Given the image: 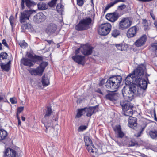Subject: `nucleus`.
I'll list each match as a JSON object with an SVG mask.
<instances>
[{
  "label": "nucleus",
  "mask_w": 157,
  "mask_h": 157,
  "mask_svg": "<svg viewBox=\"0 0 157 157\" xmlns=\"http://www.w3.org/2000/svg\"><path fill=\"white\" fill-rule=\"evenodd\" d=\"M7 135V132L4 130L0 129V140L5 139Z\"/></svg>",
  "instance_id": "27"
},
{
  "label": "nucleus",
  "mask_w": 157,
  "mask_h": 157,
  "mask_svg": "<svg viewBox=\"0 0 157 157\" xmlns=\"http://www.w3.org/2000/svg\"><path fill=\"white\" fill-rule=\"evenodd\" d=\"M112 26L109 23H105L101 25L99 27L98 33L101 35H107L110 32Z\"/></svg>",
  "instance_id": "9"
},
{
  "label": "nucleus",
  "mask_w": 157,
  "mask_h": 157,
  "mask_svg": "<svg viewBox=\"0 0 157 157\" xmlns=\"http://www.w3.org/2000/svg\"><path fill=\"white\" fill-rule=\"evenodd\" d=\"M36 11L34 10H25L21 13L20 17V21L21 23L25 22L26 20H29V17L33 13H35Z\"/></svg>",
  "instance_id": "10"
},
{
  "label": "nucleus",
  "mask_w": 157,
  "mask_h": 157,
  "mask_svg": "<svg viewBox=\"0 0 157 157\" xmlns=\"http://www.w3.org/2000/svg\"><path fill=\"white\" fill-rule=\"evenodd\" d=\"M84 141L86 149L91 156L95 157L98 155L97 149L95 147L90 137L86 136H84Z\"/></svg>",
  "instance_id": "5"
},
{
  "label": "nucleus",
  "mask_w": 157,
  "mask_h": 157,
  "mask_svg": "<svg viewBox=\"0 0 157 157\" xmlns=\"http://www.w3.org/2000/svg\"><path fill=\"white\" fill-rule=\"evenodd\" d=\"M106 17L109 21L113 22L117 20L119 17V16L117 13H112L107 14Z\"/></svg>",
  "instance_id": "15"
},
{
  "label": "nucleus",
  "mask_w": 157,
  "mask_h": 157,
  "mask_svg": "<svg viewBox=\"0 0 157 157\" xmlns=\"http://www.w3.org/2000/svg\"><path fill=\"white\" fill-rule=\"evenodd\" d=\"M94 48L88 44H85L81 47V51L82 54L85 56L91 55Z\"/></svg>",
  "instance_id": "11"
},
{
  "label": "nucleus",
  "mask_w": 157,
  "mask_h": 157,
  "mask_svg": "<svg viewBox=\"0 0 157 157\" xmlns=\"http://www.w3.org/2000/svg\"><path fill=\"white\" fill-rule=\"evenodd\" d=\"M146 65L144 64H141L139 65L134 70L133 72L129 75L125 79L126 84H129L132 83L133 84L136 85L138 88H140V89H139V88H137L136 86H134L136 88V90H138L140 93V94H138L137 95L140 94V91L141 89L145 90L147 86V81L143 79V75L146 69ZM132 86H124V87H130ZM135 95H137L136 94Z\"/></svg>",
  "instance_id": "2"
},
{
  "label": "nucleus",
  "mask_w": 157,
  "mask_h": 157,
  "mask_svg": "<svg viewBox=\"0 0 157 157\" xmlns=\"http://www.w3.org/2000/svg\"><path fill=\"white\" fill-rule=\"evenodd\" d=\"M19 114L17 113L16 116H17V117L18 120V119H20V118H19Z\"/></svg>",
  "instance_id": "57"
},
{
  "label": "nucleus",
  "mask_w": 157,
  "mask_h": 157,
  "mask_svg": "<svg viewBox=\"0 0 157 157\" xmlns=\"http://www.w3.org/2000/svg\"><path fill=\"white\" fill-rule=\"evenodd\" d=\"M143 157H147V156L146 155H144V156H143Z\"/></svg>",
  "instance_id": "62"
},
{
  "label": "nucleus",
  "mask_w": 157,
  "mask_h": 157,
  "mask_svg": "<svg viewBox=\"0 0 157 157\" xmlns=\"http://www.w3.org/2000/svg\"><path fill=\"white\" fill-rule=\"evenodd\" d=\"M2 44L0 43V50H2Z\"/></svg>",
  "instance_id": "60"
},
{
  "label": "nucleus",
  "mask_w": 157,
  "mask_h": 157,
  "mask_svg": "<svg viewBox=\"0 0 157 157\" xmlns=\"http://www.w3.org/2000/svg\"><path fill=\"white\" fill-rule=\"evenodd\" d=\"M41 82L43 86H48L50 82L48 76L44 75L42 78Z\"/></svg>",
  "instance_id": "25"
},
{
  "label": "nucleus",
  "mask_w": 157,
  "mask_h": 157,
  "mask_svg": "<svg viewBox=\"0 0 157 157\" xmlns=\"http://www.w3.org/2000/svg\"><path fill=\"white\" fill-rule=\"evenodd\" d=\"M104 82H105V81H104V80H101L100 81V82L99 83V86H102V85H103L104 84Z\"/></svg>",
  "instance_id": "51"
},
{
  "label": "nucleus",
  "mask_w": 157,
  "mask_h": 157,
  "mask_svg": "<svg viewBox=\"0 0 157 157\" xmlns=\"http://www.w3.org/2000/svg\"><path fill=\"white\" fill-rule=\"evenodd\" d=\"M45 41H47L49 44H50L51 43L53 42V41L52 40H45Z\"/></svg>",
  "instance_id": "54"
},
{
  "label": "nucleus",
  "mask_w": 157,
  "mask_h": 157,
  "mask_svg": "<svg viewBox=\"0 0 157 157\" xmlns=\"http://www.w3.org/2000/svg\"><path fill=\"white\" fill-rule=\"evenodd\" d=\"M113 130L118 138H122L125 135V134L122 131L121 127L119 125H116L113 128Z\"/></svg>",
  "instance_id": "13"
},
{
  "label": "nucleus",
  "mask_w": 157,
  "mask_h": 157,
  "mask_svg": "<svg viewBox=\"0 0 157 157\" xmlns=\"http://www.w3.org/2000/svg\"><path fill=\"white\" fill-rule=\"evenodd\" d=\"M126 7V6L124 4H121L118 7V10H122L124 9Z\"/></svg>",
  "instance_id": "41"
},
{
  "label": "nucleus",
  "mask_w": 157,
  "mask_h": 157,
  "mask_svg": "<svg viewBox=\"0 0 157 157\" xmlns=\"http://www.w3.org/2000/svg\"><path fill=\"white\" fill-rule=\"evenodd\" d=\"M21 119L23 121H25V117L22 116L21 117Z\"/></svg>",
  "instance_id": "58"
},
{
  "label": "nucleus",
  "mask_w": 157,
  "mask_h": 157,
  "mask_svg": "<svg viewBox=\"0 0 157 157\" xmlns=\"http://www.w3.org/2000/svg\"><path fill=\"white\" fill-rule=\"evenodd\" d=\"M20 46L23 48H25L27 46V44L24 41H23L19 43Z\"/></svg>",
  "instance_id": "39"
},
{
  "label": "nucleus",
  "mask_w": 157,
  "mask_h": 157,
  "mask_svg": "<svg viewBox=\"0 0 157 157\" xmlns=\"http://www.w3.org/2000/svg\"><path fill=\"white\" fill-rule=\"evenodd\" d=\"M21 63L25 66L31 67L34 65L32 60L27 58H23L21 59Z\"/></svg>",
  "instance_id": "22"
},
{
  "label": "nucleus",
  "mask_w": 157,
  "mask_h": 157,
  "mask_svg": "<svg viewBox=\"0 0 157 157\" xmlns=\"http://www.w3.org/2000/svg\"><path fill=\"white\" fill-rule=\"evenodd\" d=\"M52 112L51 107L50 106H48L47 109L45 113L44 117L41 120L42 123L44 125L46 128L45 132L50 135H52L54 130V125L52 123L54 121L56 122L58 120V118L56 117L53 120H51L52 117L50 116Z\"/></svg>",
  "instance_id": "3"
},
{
  "label": "nucleus",
  "mask_w": 157,
  "mask_h": 157,
  "mask_svg": "<svg viewBox=\"0 0 157 157\" xmlns=\"http://www.w3.org/2000/svg\"><path fill=\"white\" fill-rule=\"evenodd\" d=\"M80 50H81V47L79 48H78L75 50V55H78L77 54L79 53Z\"/></svg>",
  "instance_id": "48"
},
{
  "label": "nucleus",
  "mask_w": 157,
  "mask_h": 157,
  "mask_svg": "<svg viewBox=\"0 0 157 157\" xmlns=\"http://www.w3.org/2000/svg\"><path fill=\"white\" fill-rule=\"evenodd\" d=\"M2 44L6 47L8 48L9 46L8 44L7 43L6 40L5 39H3L2 42Z\"/></svg>",
  "instance_id": "46"
},
{
  "label": "nucleus",
  "mask_w": 157,
  "mask_h": 157,
  "mask_svg": "<svg viewBox=\"0 0 157 157\" xmlns=\"http://www.w3.org/2000/svg\"><path fill=\"white\" fill-rule=\"evenodd\" d=\"M92 19L90 17H86L81 20L75 26V29L78 31L86 30L89 29Z\"/></svg>",
  "instance_id": "6"
},
{
  "label": "nucleus",
  "mask_w": 157,
  "mask_h": 157,
  "mask_svg": "<svg viewBox=\"0 0 157 157\" xmlns=\"http://www.w3.org/2000/svg\"><path fill=\"white\" fill-rule=\"evenodd\" d=\"M72 59L79 64L83 65L85 57L81 55H75L72 56Z\"/></svg>",
  "instance_id": "14"
},
{
  "label": "nucleus",
  "mask_w": 157,
  "mask_h": 157,
  "mask_svg": "<svg viewBox=\"0 0 157 157\" xmlns=\"http://www.w3.org/2000/svg\"><path fill=\"white\" fill-rule=\"evenodd\" d=\"M39 9L43 10L47 9L46 4L45 3H40L37 5Z\"/></svg>",
  "instance_id": "30"
},
{
  "label": "nucleus",
  "mask_w": 157,
  "mask_h": 157,
  "mask_svg": "<svg viewBox=\"0 0 157 157\" xmlns=\"http://www.w3.org/2000/svg\"><path fill=\"white\" fill-rule=\"evenodd\" d=\"M146 40V36L145 35H144L138 39L134 43V44L137 47H140L145 44Z\"/></svg>",
  "instance_id": "18"
},
{
  "label": "nucleus",
  "mask_w": 157,
  "mask_h": 157,
  "mask_svg": "<svg viewBox=\"0 0 157 157\" xmlns=\"http://www.w3.org/2000/svg\"><path fill=\"white\" fill-rule=\"evenodd\" d=\"M149 134L151 137L152 139H155L157 137V131L156 130L151 131Z\"/></svg>",
  "instance_id": "31"
},
{
  "label": "nucleus",
  "mask_w": 157,
  "mask_h": 157,
  "mask_svg": "<svg viewBox=\"0 0 157 157\" xmlns=\"http://www.w3.org/2000/svg\"><path fill=\"white\" fill-rule=\"evenodd\" d=\"M95 109V108L94 107H89L88 108H84L85 110L87 112L86 116L88 117H90L92 115Z\"/></svg>",
  "instance_id": "24"
},
{
  "label": "nucleus",
  "mask_w": 157,
  "mask_h": 157,
  "mask_svg": "<svg viewBox=\"0 0 157 157\" xmlns=\"http://www.w3.org/2000/svg\"><path fill=\"white\" fill-rule=\"evenodd\" d=\"M57 1V0H52L49 3V5L51 6H53L55 4Z\"/></svg>",
  "instance_id": "45"
},
{
  "label": "nucleus",
  "mask_w": 157,
  "mask_h": 157,
  "mask_svg": "<svg viewBox=\"0 0 157 157\" xmlns=\"http://www.w3.org/2000/svg\"><path fill=\"white\" fill-rule=\"evenodd\" d=\"M85 110L84 108L78 109L76 117L77 118H79L81 117L82 115V112L83 111Z\"/></svg>",
  "instance_id": "35"
},
{
  "label": "nucleus",
  "mask_w": 157,
  "mask_h": 157,
  "mask_svg": "<svg viewBox=\"0 0 157 157\" xmlns=\"http://www.w3.org/2000/svg\"><path fill=\"white\" fill-rule=\"evenodd\" d=\"M130 145L131 146H134L135 145V143H134L131 142V144Z\"/></svg>",
  "instance_id": "59"
},
{
  "label": "nucleus",
  "mask_w": 157,
  "mask_h": 157,
  "mask_svg": "<svg viewBox=\"0 0 157 157\" xmlns=\"http://www.w3.org/2000/svg\"><path fill=\"white\" fill-rule=\"evenodd\" d=\"M122 93L125 100V101H121L120 102V105L122 107L123 114L125 116H129L128 120L129 126L131 128H134L137 125V120L136 118L131 117L133 113L132 108L133 106L129 101L133 98L134 94H137L140 93L134 86L130 87H124L122 90Z\"/></svg>",
  "instance_id": "1"
},
{
  "label": "nucleus",
  "mask_w": 157,
  "mask_h": 157,
  "mask_svg": "<svg viewBox=\"0 0 157 157\" xmlns=\"http://www.w3.org/2000/svg\"><path fill=\"white\" fill-rule=\"evenodd\" d=\"M31 26L30 24L25 23L22 25L21 28L23 31H25L26 29L30 28Z\"/></svg>",
  "instance_id": "33"
},
{
  "label": "nucleus",
  "mask_w": 157,
  "mask_h": 157,
  "mask_svg": "<svg viewBox=\"0 0 157 157\" xmlns=\"http://www.w3.org/2000/svg\"><path fill=\"white\" fill-rule=\"evenodd\" d=\"M7 56V54L5 52H2L0 54V61L6 59V57Z\"/></svg>",
  "instance_id": "34"
},
{
  "label": "nucleus",
  "mask_w": 157,
  "mask_h": 157,
  "mask_svg": "<svg viewBox=\"0 0 157 157\" xmlns=\"http://www.w3.org/2000/svg\"><path fill=\"white\" fill-rule=\"evenodd\" d=\"M97 92L101 94H103V93L102 92L101 90L99 89L97 90Z\"/></svg>",
  "instance_id": "53"
},
{
  "label": "nucleus",
  "mask_w": 157,
  "mask_h": 157,
  "mask_svg": "<svg viewBox=\"0 0 157 157\" xmlns=\"http://www.w3.org/2000/svg\"><path fill=\"white\" fill-rule=\"evenodd\" d=\"M18 125H20L21 124V121L20 119H19L18 120Z\"/></svg>",
  "instance_id": "56"
},
{
  "label": "nucleus",
  "mask_w": 157,
  "mask_h": 157,
  "mask_svg": "<svg viewBox=\"0 0 157 157\" xmlns=\"http://www.w3.org/2000/svg\"><path fill=\"white\" fill-rule=\"evenodd\" d=\"M42 60V58L39 56L35 55L34 56V57L32 60V62L38 63V62H40Z\"/></svg>",
  "instance_id": "29"
},
{
  "label": "nucleus",
  "mask_w": 157,
  "mask_h": 157,
  "mask_svg": "<svg viewBox=\"0 0 157 157\" xmlns=\"http://www.w3.org/2000/svg\"><path fill=\"white\" fill-rule=\"evenodd\" d=\"M10 101L12 104H14L17 103L16 99L15 98H12L10 99Z\"/></svg>",
  "instance_id": "43"
},
{
  "label": "nucleus",
  "mask_w": 157,
  "mask_h": 157,
  "mask_svg": "<svg viewBox=\"0 0 157 157\" xmlns=\"http://www.w3.org/2000/svg\"><path fill=\"white\" fill-rule=\"evenodd\" d=\"M143 24L144 25V30H147L148 29V24L147 20L145 19L143 20Z\"/></svg>",
  "instance_id": "36"
},
{
  "label": "nucleus",
  "mask_w": 157,
  "mask_h": 157,
  "mask_svg": "<svg viewBox=\"0 0 157 157\" xmlns=\"http://www.w3.org/2000/svg\"><path fill=\"white\" fill-rule=\"evenodd\" d=\"M27 56L28 58L31 59V60L33 59L34 57V56H33L32 54L30 53L28 54Z\"/></svg>",
  "instance_id": "47"
},
{
  "label": "nucleus",
  "mask_w": 157,
  "mask_h": 157,
  "mask_svg": "<svg viewBox=\"0 0 157 157\" xmlns=\"http://www.w3.org/2000/svg\"><path fill=\"white\" fill-rule=\"evenodd\" d=\"M150 15L151 16V17L152 18V19L155 21V16L154 15V14L153 13H151V12L150 13Z\"/></svg>",
  "instance_id": "49"
},
{
  "label": "nucleus",
  "mask_w": 157,
  "mask_h": 157,
  "mask_svg": "<svg viewBox=\"0 0 157 157\" xmlns=\"http://www.w3.org/2000/svg\"><path fill=\"white\" fill-rule=\"evenodd\" d=\"M45 16L41 13H38L34 16L33 21L36 23H39L45 20Z\"/></svg>",
  "instance_id": "17"
},
{
  "label": "nucleus",
  "mask_w": 157,
  "mask_h": 157,
  "mask_svg": "<svg viewBox=\"0 0 157 157\" xmlns=\"http://www.w3.org/2000/svg\"><path fill=\"white\" fill-rule=\"evenodd\" d=\"M132 19L129 17L123 18L119 21V29L121 30H125L129 28L132 25Z\"/></svg>",
  "instance_id": "8"
},
{
  "label": "nucleus",
  "mask_w": 157,
  "mask_h": 157,
  "mask_svg": "<svg viewBox=\"0 0 157 157\" xmlns=\"http://www.w3.org/2000/svg\"><path fill=\"white\" fill-rule=\"evenodd\" d=\"M48 65L47 62H43L36 69H31L29 70V71L32 75L41 76Z\"/></svg>",
  "instance_id": "7"
},
{
  "label": "nucleus",
  "mask_w": 157,
  "mask_h": 157,
  "mask_svg": "<svg viewBox=\"0 0 157 157\" xmlns=\"http://www.w3.org/2000/svg\"><path fill=\"white\" fill-rule=\"evenodd\" d=\"M154 24L155 27L156 28L157 30V21L156 20L154 21Z\"/></svg>",
  "instance_id": "52"
},
{
  "label": "nucleus",
  "mask_w": 157,
  "mask_h": 157,
  "mask_svg": "<svg viewBox=\"0 0 157 157\" xmlns=\"http://www.w3.org/2000/svg\"><path fill=\"white\" fill-rule=\"evenodd\" d=\"M117 95L115 92H111L106 94L105 98L112 101H114L117 99Z\"/></svg>",
  "instance_id": "20"
},
{
  "label": "nucleus",
  "mask_w": 157,
  "mask_h": 157,
  "mask_svg": "<svg viewBox=\"0 0 157 157\" xmlns=\"http://www.w3.org/2000/svg\"><path fill=\"white\" fill-rule=\"evenodd\" d=\"M57 29V26L53 23L49 24L46 28V32L49 35L53 34Z\"/></svg>",
  "instance_id": "16"
},
{
  "label": "nucleus",
  "mask_w": 157,
  "mask_h": 157,
  "mask_svg": "<svg viewBox=\"0 0 157 157\" xmlns=\"http://www.w3.org/2000/svg\"><path fill=\"white\" fill-rule=\"evenodd\" d=\"M113 45L116 47L118 50L121 51H126L128 48V45L125 43L115 44Z\"/></svg>",
  "instance_id": "21"
},
{
  "label": "nucleus",
  "mask_w": 157,
  "mask_h": 157,
  "mask_svg": "<svg viewBox=\"0 0 157 157\" xmlns=\"http://www.w3.org/2000/svg\"><path fill=\"white\" fill-rule=\"evenodd\" d=\"M126 2L125 0H115L114 1L111 2L105 7V10L106 11L110 8L113 6L115 4H116L119 2Z\"/></svg>",
  "instance_id": "23"
},
{
  "label": "nucleus",
  "mask_w": 157,
  "mask_h": 157,
  "mask_svg": "<svg viewBox=\"0 0 157 157\" xmlns=\"http://www.w3.org/2000/svg\"><path fill=\"white\" fill-rule=\"evenodd\" d=\"M63 6L61 4H58L56 9L58 12H61L63 10Z\"/></svg>",
  "instance_id": "38"
},
{
  "label": "nucleus",
  "mask_w": 157,
  "mask_h": 157,
  "mask_svg": "<svg viewBox=\"0 0 157 157\" xmlns=\"http://www.w3.org/2000/svg\"><path fill=\"white\" fill-rule=\"evenodd\" d=\"M10 61H9L7 63L4 64L1 61H0V66L2 70L4 71H8L10 69Z\"/></svg>",
  "instance_id": "26"
},
{
  "label": "nucleus",
  "mask_w": 157,
  "mask_h": 157,
  "mask_svg": "<svg viewBox=\"0 0 157 157\" xmlns=\"http://www.w3.org/2000/svg\"><path fill=\"white\" fill-rule=\"evenodd\" d=\"M137 28L136 26H132L128 29L127 32V36L128 38L134 37L136 35Z\"/></svg>",
  "instance_id": "12"
},
{
  "label": "nucleus",
  "mask_w": 157,
  "mask_h": 157,
  "mask_svg": "<svg viewBox=\"0 0 157 157\" xmlns=\"http://www.w3.org/2000/svg\"><path fill=\"white\" fill-rule=\"evenodd\" d=\"M5 98V96L3 95H0V101L3 100Z\"/></svg>",
  "instance_id": "50"
},
{
  "label": "nucleus",
  "mask_w": 157,
  "mask_h": 157,
  "mask_svg": "<svg viewBox=\"0 0 157 157\" xmlns=\"http://www.w3.org/2000/svg\"><path fill=\"white\" fill-rule=\"evenodd\" d=\"M87 128V125H81L78 128V132L83 131L86 130Z\"/></svg>",
  "instance_id": "37"
},
{
  "label": "nucleus",
  "mask_w": 157,
  "mask_h": 157,
  "mask_svg": "<svg viewBox=\"0 0 157 157\" xmlns=\"http://www.w3.org/2000/svg\"><path fill=\"white\" fill-rule=\"evenodd\" d=\"M24 109L23 107H18L17 109V113L20 114L23 110Z\"/></svg>",
  "instance_id": "44"
},
{
  "label": "nucleus",
  "mask_w": 157,
  "mask_h": 157,
  "mask_svg": "<svg viewBox=\"0 0 157 157\" xmlns=\"http://www.w3.org/2000/svg\"><path fill=\"white\" fill-rule=\"evenodd\" d=\"M122 80V78L120 75L110 77L106 82V86L108 89L116 90L120 86Z\"/></svg>",
  "instance_id": "4"
},
{
  "label": "nucleus",
  "mask_w": 157,
  "mask_h": 157,
  "mask_svg": "<svg viewBox=\"0 0 157 157\" xmlns=\"http://www.w3.org/2000/svg\"><path fill=\"white\" fill-rule=\"evenodd\" d=\"M120 32L119 30L117 29H114L113 30L112 33V35L114 37H116L120 35Z\"/></svg>",
  "instance_id": "32"
},
{
  "label": "nucleus",
  "mask_w": 157,
  "mask_h": 157,
  "mask_svg": "<svg viewBox=\"0 0 157 157\" xmlns=\"http://www.w3.org/2000/svg\"><path fill=\"white\" fill-rule=\"evenodd\" d=\"M151 49L155 55L157 57V43H153L151 46Z\"/></svg>",
  "instance_id": "28"
},
{
  "label": "nucleus",
  "mask_w": 157,
  "mask_h": 157,
  "mask_svg": "<svg viewBox=\"0 0 157 157\" xmlns=\"http://www.w3.org/2000/svg\"><path fill=\"white\" fill-rule=\"evenodd\" d=\"M144 129V128H142V131H141L137 135V136H140V134H141V133L142 132V131H143Z\"/></svg>",
  "instance_id": "55"
},
{
  "label": "nucleus",
  "mask_w": 157,
  "mask_h": 157,
  "mask_svg": "<svg viewBox=\"0 0 157 157\" xmlns=\"http://www.w3.org/2000/svg\"><path fill=\"white\" fill-rule=\"evenodd\" d=\"M17 14H18V13L17 12L16 13V14H15V16L16 17H17Z\"/></svg>",
  "instance_id": "61"
},
{
  "label": "nucleus",
  "mask_w": 157,
  "mask_h": 157,
  "mask_svg": "<svg viewBox=\"0 0 157 157\" xmlns=\"http://www.w3.org/2000/svg\"><path fill=\"white\" fill-rule=\"evenodd\" d=\"M86 0H77V3L78 4L79 6H82L84 4V2H85Z\"/></svg>",
  "instance_id": "40"
},
{
  "label": "nucleus",
  "mask_w": 157,
  "mask_h": 157,
  "mask_svg": "<svg viewBox=\"0 0 157 157\" xmlns=\"http://www.w3.org/2000/svg\"><path fill=\"white\" fill-rule=\"evenodd\" d=\"M9 21L10 22V23L12 26H13V20H14V17L13 16H11L9 18Z\"/></svg>",
  "instance_id": "42"
},
{
  "label": "nucleus",
  "mask_w": 157,
  "mask_h": 157,
  "mask_svg": "<svg viewBox=\"0 0 157 157\" xmlns=\"http://www.w3.org/2000/svg\"><path fill=\"white\" fill-rule=\"evenodd\" d=\"M25 3L26 6L29 8L36 5V3L33 1L30 0H22L21 4L22 10H23L25 8Z\"/></svg>",
  "instance_id": "19"
}]
</instances>
